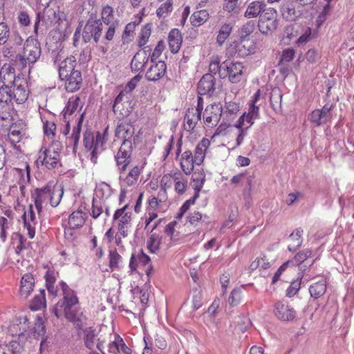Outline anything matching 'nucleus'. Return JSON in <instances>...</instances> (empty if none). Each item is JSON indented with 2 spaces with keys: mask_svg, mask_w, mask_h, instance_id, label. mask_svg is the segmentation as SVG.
Listing matches in <instances>:
<instances>
[{
  "mask_svg": "<svg viewBox=\"0 0 354 354\" xmlns=\"http://www.w3.org/2000/svg\"><path fill=\"white\" fill-rule=\"evenodd\" d=\"M59 286L63 298L57 303L53 309L55 316L59 318L63 313L76 327L82 328L86 324L87 317L80 307L76 292L62 281L59 282Z\"/></svg>",
  "mask_w": 354,
  "mask_h": 354,
  "instance_id": "1",
  "label": "nucleus"
},
{
  "mask_svg": "<svg viewBox=\"0 0 354 354\" xmlns=\"http://www.w3.org/2000/svg\"><path fill=\"white\" fill-rule=\"evenodd\" d=\"M41 45L37 39L29 37L24 44L23 52L17 55L11 60L14 67L23 71L28 67V72L32 65L39 59L41 56Z\"/></svg>",
  "mask_w": 354,
  "mask_h": 354,
  "instance_id": "2",
  "label": "nucleus"
},
{
  "mask_svg": "<svg viewBox=\"0 0 354 354\" xmlns=\"http://www.w3.org/2000/svg\"><path fill=\"white\" fill-rule=\"evenodd\" d=\"M63 194V189L56 186L53 182H49L41 188H37L32 194V198L38 213L41 212L44 204L50 203L52 207H57Z\"/></svg>",
  "mask_w": 354,
  "mask_h": 354,
  "instance_id": "3",
  "label": "nucleus"
},
{
  "mask_svg": "<svg viewBox=\"0 0 354 354\" xmlns=\"http://www.w3.org/2000/svg\"><path fill=\"white\" fill-rule=\"evenodd\" d=\"M62 145L59 141H54L48 148L42 147L38 153L37 163L39 162L48 169H55L60 161Z\"/></svg>",
  "mask_w": 354,
  "mask_h": 354,
  "instance_id": "4",
  "label": "nucleus"
},
{
  "mask_svg": "<svg viewBox=\"0 0 354 354\" xmlns=\"http://www.w3.org/2000/svg\"><path fill=\"white\" fill-rule=\"evenodd\" d=\"M106 132L107 128L104 130L103 134L97 132L96 135L94 136V134L89 131H86L84 133V145L86 149L91 151L90 160L93 164L97 162V153L102 151V146L106 140L105 138Z\"/></svg>",
  "mask_w": 354,
  "mask_h": 354,
  "instance_id": "5",
  "label": "nucleus"
},
{
  "mask_svg": "<svg viewBox=\"0 0 354 354\" xmlns=\"http://www.w3.org/2000/svg\"><path fill=\"white\" fill-rule=\"evenodd\" d=\"M103 24L96 16L91 15L87 20L82 32V39L85 43L91 41L93 39L97 44L101 38Z\"/></svg>",
  "mask_w": 354,
  "mask_h": 354,
  "instance_id": "6",
  "label": "nucleus"
},
{
  "mask_svg": "<svg viewBox=\"0 0 354 354\" xmlns=\"http://www.w3.org/2000/svg\"><path fill=\"white\" fill-rule=\"evenodd\" d=\"M102 21L107 26L104 39L111 41L113 39L116 31L120 28V21L115 19L113 15V8L110 6H105L102 10Z\"/></svg>",
  "mask_w": 354,
  "mask_h": 354,
  "instance_id": "7",
  "label": "nucleus"
},
{
  "mask_svg": "<svg viewBox=\"0 0 354 354\" xmlns=\"http://www.w3.org/2000/svg\"><path fill=\"white\" fill-rule=\"evenodd\" d=\"M42 17L49 21L51 24L57 25V30L64 35L66 34L70 26V22L66 15L60 10L55 11L53 9H48L45 11Z\"/></svg>",
  "mask_w": 354,
  "mask_h": 354,
  "instance_id": "8",
  "label": "nucleus"
},
{
  "mask_svg": "<svg viewBox=\"0 0 354 354\" xmlns=\"http://www.w3.org/2000/svg\"><path fill=\"white\" fill-rule=\"evenodd\" d=\"M223 70L221 72V78L228 77L232 83L240 82L243 66L240 62H231L225 61L223 62Z\"/></svg>",
  "mask_w": 354,
  "mask_h": 354,
  "instance_id": "9",
  "label": "nucleus"
},
{
  "mask_svg": "<svg viewBox=\"0 0 354 354\" xmlns=\"http://www.w3.org/2000/svg\"><path fill=\"white\" fill-rule=\"evenodd\" d=\"M332 104H326L322 109L313 111L308 115L309 120L317 127L328 123L332 119Z\"/></svg>",
  "mask_w": 354,
  "mask_h": 354,
  "instance_id": "10",
  "label": "nucleus"
},
{
  "mask_svg": "<svg viewBox=\"0 0 354 354\" xmlns=\"http://www.w3.org/2000/svg\"><path fill=\"white\" fill-rule=\"evenodd\" d=\"M221 117L222 105L219 103L207 106L203 113L204 122L209 127L216 126Z\"/></svg>",
  "mask_w": 354,
  "mask_h": 354,
  "instance_id": "11",
  "label": "nucleus"
},
{
  "mask_svg": "<svg viewBox=\"0 0 354 354\" xmlns=\"http://www.w3.org/2000/svg\"><path fill=\"white\" fill-rule=\"evenodd\" d=\"M201 100H202V98L199 97L198 107L189 108L186 112L184 118V129L187 131L194 130L198 122L201 120L202 110V108L199 107Z\"/></svg>",
  "mask_w": 354,
  "mask_h": 354,
  "instance_id": "12",
  "label": "nucleus"
},
{
  "mask_svg": "<svg viewBox=\"0 0 354 354\" xmlns=\"http://www.w3.org/2000/svg\"><path fill=\"white\" fill-rule=\"evenodd\" d=\"M12 87L13 102L18 104L24 103L29 95L28 84L26 80H17L15 84L12 86Z\"/></svg>",
  "mask_w": 354,
  "mask_h": 354,
  "instance_id": "13",
  "label": "nucleus"
},
{
  "mask_svg": "<svg viewBox=\"0 0 354 354\" xmlns=\"http://www.w3.org/2000/svg\"><path fill=\"white\" fill-rule=\"evenodd\" d=\"M126 146L125 142H123L120 148L119 149L117 154L115 156L118 170L120 174H123L128 165L131 162V152L129 150H126L124 147Z\"/></svg>",
  "mask_w": 354,
  "mask_h": 354,
  "instance_id": "14",
  "label": "nucleus"
},
{
  "mask_svg": "<svg viewBox=\"0 0 354 354\" xmlns=\"http://www.w3.org/2000/svg\"><path fill=\"white\" fill-rule=\"evenodd\" d=\"M274 314L279 319L288 322L295 317L296 312L290 306L281 301H277L274 304Z\"/></svg>",
  "mask_w": 354,
  "mask_h": 354,
  "instance_id": "15",
  "label": "nucleus"
},
{
  "mask_svg": "<svg viewBox=\"0 0 354 354\" xmlns=\"http://www.w3.org/2000/svg\"><path fill=\"white\" fill-rule=\"evenodd\" d=\"M215 90V77L212 74H205L198 84V92L201 95H212Z\"/></svg>",
  "mask_w": 354,
  "mask_h": 354,
  "instance_id": "16",
  "label": "nucleus"
},
{
  "mask_svg": "<svg viewBox=\"0 0 354 354\" xmlns=\"http://www.w3.org/2000/svg\"><path fill=\"white\" fill-rule=\"evenodd\" d=\"M150 51V48L145 47L142 50H139L136 53L131 62L132 71L138 72L144 68L145 65L149 60Z\"/></svg>",
  "mask_w": 354,
  "mask_h": 354,
  "instance_id": "17",
  "label": "nucleus"
},
{
  "mask_svg": "<svg viewBox=\"0 0 354 354\" xmlns=\"http://www.w3.org/2000/svg\"><path fill=\"white\" fill-rule=\"evenodd\" d=\"M15 75V68L9 65H3L0 71V85L6 84V86H13L15 84L17 80H22Z\"/></svg>",
  "mask_w": 354,
  "mask_h": 354,
  "instance_id": "18",
  "label": "nucleus"
},
{
  "mask_svg": "<svg viewBox=\"0 0 354 354\" xmlns=\"http://www.w3.org/2000/svg\"><path fill=\"white\" fill-rule=\"evenodd\" d=\"M61 80L65 81V88L68 92H75L79 90L82 84V74L80 71H73L68 75L66 77H62Z\"/></svg>",
  "mask_w": 354,
  "mask_h": 354,
  "instance_id": "19",
  "label": "nucleus"
},
{
  "mask_svg": "<svg viewBox=\"0 0 354 354\" xmlns=\"http://www.w3.org/2000/svg\"><path fill=\"white\" fill-rule=\"evenodd\" d=\"M280 12L282 17L286 21H293L301 15L300 11L295 9V3L291 0H287L282 3Z\"/></svg>",
  "mask_w": 354,
  "mask_h": 354,
  "instance_id": "20",
  "label": "nucleus"
},
{
  "mask_svg": "<svg viewBox=\"0 0 354 354\" xmlns=\"http://www.w3.org/2000/svg\"><path fill=\"white\" fill-rule=\"evenodd\" d=\"M167 66L164 62L159 61L151 65L146 73V78L149 81H157L166 73Z\"/></svg>",
  "mask_w": 354,
  "mask_h": 354,
  "instance_id": "21",
  "label": "nucleus"
},
{
  "mask_svg": "<svg viewBox=\"0 0 354 354\" xmlns=\"http://www.w3.org/2000/svg\"><path fill=\"white\" fill-rule=\"evenodd\" d=\"M142 170V167L134 166L129 171L127 174H125V172L123 174H120V180L124 185L132 186L137 183Z\"/></svg>",
  "mask_w": 354,
  "mask_h": 354,
  "instance_id": "22",
  "label": "nucleus"
},
{
  "mask_svg": "<svg viewBox=\"0 0 354 354\" xmlns=\"http://www.w3.org/2000/svg\"><path fill=\"white\" fill-rule=\"evenodd\" d=\"M266 6V3L262 1H253L248 4L244 12V17L247 19L259 17Z\"/></svg>",
  "mask_w": 354,
  "mask_h": 354,
  "instance_id": "23",
  "label": "nucleus"
},
{
  "mask_svg": "<svg viewBox=\"0 0 354 354\" xmlns=\"http://www.w3.org/2000/svg\"><path fill=\"white\" fill-rule=\"evenodd\" d=\"M239 104L236 102H225V110L222 109V117L223 121H225V124L230 126V122L236 118L239 111Z\"/></svg>",
  "mask_w": 354,
  "mask_h": 354,
  "instance_id": "24",
  "label": "nucleus"
},
{
  "mask_svg": "<svg viewBox=\"0 0 354 354\" xmlns=\"http://www.w3.org/2000/svg\"><path fill=\"white\" fill-rule=\"evenodd\" d=\"M76 59L75 57L70 56L63 60L59 66V75L60 79L66 77L68 75L71 74L75 69Z\"/></svg>",
  "mask_w": 354,
  "mask_h": 354,
  "instance_id": "25",
  "label": "nucleus"
},
{
  "mask_svg": "<svg viewBox=\"0 0 354 354\" xmlns=\"http://www.w3.org/2000/svg\"><path fill=\"white\" fill-rule=\"evenodd\" d=\"M35 279L30 273H26L21 278L19 293L21 297L27 298L33 290Z\"/></svg>",
  "mask_w": 354,
  "mask_h": 354,
  "instance_id": "26",
  "label": "nucleus"
},
{
  "mask_svg": "<svg viewBox=\"0 0 354 354\" xmlns=\"http://www.w3.org/2000/svg\"><path fill=\"white\" fill-rule=\"evenodd\" d=\"M86 218V215L82 210L78 209L73 212L68 218V225L71 229H78L82 227Z\"/></svg>",
  "mask_w": 354,
  "mask_h": 354,
  "instance_id": "27",
  "label": "nucleus"
},
{
  "mask_svg": "<svg viewBox=\"0 0 354 354\" xmlns=\"http://www.w3.org/2000/svg\"><path fill=\"white\" fill-rule=\"evenodd\" d=\"M82 121L83 114H82L80 117L77 124L73 127L72 134L71 137L68 138L67 142V145H71L73 146V152L74 153H75L77 151V147L80 138Z\"/></svg>",
  "mask_w": 354,
  "mask_h": 354,
  "instance_id": "28",
  "label": "nucleus"
},
{
  "mask_svg": "<svg viewBox=\"0 0 354 354\" xmlns=\"http://www.w3.org/2000/svg\"><path fill=\"white\" fill-rule=\"evenodd\" d=\"M169 46L173 53H176L180 50L182 44V36L178 29H172L168 37Z\"/></svg>",
  "mask_w": 354,
  "mask_h": 354,
  "instance_id": "29",
  "label": "nucleus"
},
{
  "mask_svg": "<svg viewBox=\"0 0 354 354\" xmlns=\"http://www.w3.org/2000/svg\"><path fill=\"white\" fill-rule=\"evenodd\" d=\"M195 160L190 151H185L181 156L180 166L185 174H189L194 167Z\"/></svg>",
  "mask_w": 354,
  "mask_h": 354,
  "instance_id": "30",
  "label": "nucleus"
},
{
  "mask_svg": "<svg viewBox=\"0 0 354 354\" xmlns=\"http://www.w3.org/2000/svg\"><path fill=\"white\" fill-rule=\"evenodd\" d=\"M326 280L322 279L311 284L308 288L310 297L314 299H319L322 297L326 291Z\"/></svg>",
  "mask_w": 354,
  "mask_h": 354,
  "instance_id": "31",
  "label": "nucleus"
},
{
  "mask_svg": "<svg viewBox=\"0 0 354 354\" xmlns=\"http://www.w3.org/2000/svg\"><path fill=\"white\" fill-rule=\"evenodd\" d=\"M57 277L58 272L53 270H47L45 274L46 288L48 292L53 296H56L57 294V286H55Z\"/></svg>",
  "mask_w": 354,
  "mask_h": 354,
  "instance_id": "32",
  "label": "nucleus"
},
{
  "mask_svg": "<svg viewBox=\"0 0 354 354\" xmlns=\"http://www.w3.org/2000/svg\"><path fill=\"white\" fill-rule=\"evenodd\" d=\"M192 180L193 182V187L195 191V194L194 196V201L199 196V192L203 187V185L205 182V174L204 172H195L193 174Z\"/></svg>",
  "mask_w": 354,
  "mask_h": 354,
  "instance_id": "33",
  "label": "nucleus"
},
{
  "mask_svg": "<svg viewBox=\"0 0 354 354\" xmlns=\"http://www.w3.org/2000/svg\"><path fill=\"white\" fill-rule=\"evenodd\" d=\"M98 338H97V333L94 328L92 327L86 328L84 330V342L85 346L89 350L93 351L96 342Z\"/></svg>",
  "mask_w": 354,
  "mask_h": 354,
  "instance_id": "34",
  "label": "nucleus"
},
{
  "mask_svg": "<svg viewBox=\"0 0 354 354\" xmlns=\"http://www.w3.org/2000/svg\"><path fill=\"white\" fill-rule=\"evenodd\" d=\"M209 17V14L206 10H200L194 12L191 17V24L195 26L198 27L205 23Z\"/></svg>",
  "mask_w": 354,
  "mask_h": 354,
  "instance_id": "35",
  "label": "nucleus"
},
{
  "mask_svg": "<svg viewBox=\"0 0 354 354\" xmlns=\"http://www.w3.org/2000/svg\"><path fill=\"white\" fill-rule=\"evenodd\" d=\"M302 234L303 230L301 228H297L290 235V239L291 243L289 244L288 248L290 251H296L302 244Z\"/></svg>",
  "mask_w": 354,
  "mask_h": 354,
  "instance_id": "36",
  "label": "nucleus"
},
{
  "mask_svg": "<svg viewBox=\"0 0 354 354\" xmlns=\"http://www.w3.org/2000/svg\"><path fill=\"white\" fill-rule=\"evenodd\" d=\"M271 263L265 255L257 257L250 265L249 270L252 272L257 269L259 270H266L270 268Z\"/></svg>",
  "mask_w": 354,
  "mask_h": 354,
  "instance_id": "37",
  "label": "nucleus"
},
{
  "mask_svg": "<svg viewBox=\"0 0 354 354\" xmlns=\"http://www.w3.org/2000/svg\"><path fill=\"white\" fill-rule=\"evenodd\" d=\"M127 205H124L122 208L117 209L113 214V220H119L118 225H124L128 227L131 221V213L124 212L127 208Z\"/></svg>",
  "mask_w": 354,
  "mask_h": 354,
  "instance_id": "38",
  "label": "nucleus"
},
{
  "mask_svg": "<svg viewBox=\"0 0 354 354\" xmlns=\"http://www.w3.org/2000/svg\"><path fill=\"white\" fill-rule=\"evenodd\" d=\"M133 133V129L132 126L129 124H121L117 127L115 130V136L120 138H123L126 145L127 144V140L129 139Z\"/></svg>",
  "mask_w": 354,
  "mask_h": 354,
  "instance_id": "39",
  "label": "nucleus"
},
{
  "mask_svg": "<svg viewBox=\"0 0 354 354\" xmlns=\"http://www.w3.org/2000/svg\"><path fill=\"white\" fill-rule=\"evenodd\" d=\"M46 306V298L44 290H40L39 294L36 295L31 301L30 308L32 310L36 311Z\"/></svg>",
  "mask_w": 354,
  "mask_h": 354,
  "instance_id": "40",
  "label": "nucleus"
},
{
  "mask_svg": "<svg viewBox=\"0 0 354 354\" xmlns=\"http://www.w3.org/2000/svg\"><path fill=\"white\" fill-rule=\"evenodd\" d=\"M12 86L0 85V103L8 104L13 102Z\"/></svg>",
  "mask_w": 354,
  "mask_h": 354,
  "instance_id": "41",
  "label": "nucleus"
},
{
  "mask_svg": "<svg viewBox=\"0 0 354 354\" xmlns=\"http://www.w3.org/2000/svg\"><path fill=\"white\" fill-rule=\"evenodd\" d=\"M232 30V26L230 24H224L218 30L216 38V42L219 46L223 44L226 39L230 36Z\"/></svg>",
  "mask_w": 354,
  "mask_h": 354,
  "instance_id": "42",
  "label": "nucleus"
},
{
  "mask_svg": "<svg viewBox=\"0 0 354 354\" xmlns=\"http://www.w3.org/2000/svg\"><path fill=\"white\" fill-rule=\"evenodd\" d=\"M243 288L244 286H242L232 290L228 298V303L231 306H236L241 303L243 298Z\"/></svg>",
  "mask_w": 354,
  "mask_h": 354,
  "instance_id": "43",
  "label": "nucleus"
},
{
  "mask_svg": "<svg viewBox=\"0 0 354 354\" xmlns=\"http://www.w3.org/2000/svg\"><path fill=\"white\" fill-rule=\"evenodd\" d=\"M312 254L313 252L310 249H306L300 251L294 257V259L291 260L292 261L291 264L294 266L307 261L313 260Z\"/></svg>",
  "mask_w": 354,
  "mask_h": 354,
  "instance_id": "44",
  "label": "nucleus"
},
{
  "mask_svg": "<svg viewBox=\"0 0 354 354\" xmlns=\"http://www.w3.org/2000/svg\"><path fill=\"white\" fill-rule=\"evenodd\" d=\"M234 127L238 130V135L236 139V147H239L243 144L250 128L243 126V123L241 122H236Z\"/></svg>",
  "mask_w": 354,
  "mask_h": 354,
  "instance_id": "45",
  "label": "nucleus"
},
{
  "mask_svg": "<svg viewBox=\"0 0 354 354\" xmlns=\"http://www.w3.org/2000/svg\"><path fill=\"white\" fill-rule=\"evenodd\" d=\"M259 31L263 35H268L277 28V21H262L258 22Z\"/></svg>",
  "mask_w": 354,
  "mask_h": 354,
  "instance_id": "46",
  "label": "nucleus"
},
{
  "mask_svg": "<svg viewBox=\"0 0 354 354\" xmlns=\"http://www.w3.org/2000/svg\"><path fill=\"white\" fill-rule=\"evenodd\" d=\"M24 135V133L22 130L19 129L17 126L12 125L10 127L8 136L12 143L16 144L21 141Z\"/></svg>",
  "mask_w": 354,
  "mask_h": 354,
  "instance_id": "47",
  "label": "nucleus"
},
{
  "mask_svg": "<svg viewBox=\"0 0 354 354\" xmlns=\"http://www.w3.org/2000/svg\"><path fill=\"white\" fill-rule=\"evenodd\" d=\"M161 238L156 233L151 234L147 241V248L151 253H155L160 248Z\"/></svg>",
  "mask_w": 354,
  "mask_h": 354,
  "instance_id": "48",
  "label": "nucleus"
},
{
  "mask_svg": "<svg viewBox=\"0 0 354 354\" xmlns=\"http://www.w3.org/2000/svg\"><path fill=\"white\" fill-rule=\"evenodd\" d=\"M173 10V1L167 0L165 3H162L160 6L157 9L156 14L159 18H165Z\"/></svg>",
  "mask_w": 354,
  "mask_h": 354,
  "instance_id": "49",
  "label": "nucleus"
},
{
  "mask_svg": "<svg viewBox=\"0 0 354 354\" xmlns=\"http://www.w3.org/2000/svg\"><path fill=\"white\" fill-rule=\"evenodd\" d=\"M151 32V25L149 24H146L141 30L138 45L139 47H142L147 42Z\"/></svg>",
  "mask_w": 354,
  "mask_h": 354,
  "instance_id": "50",
  "label": "nucleus"
},
{
  "mask_svg": "<svg viewBox=\"0 0 354 354\" xmlns=\"http://www.w3.org/2000/svg\"><path fill=\"white\" fill-rule=\"evenodd\" d=\"M80 97L73 96L69 98L68 104L65 108L64 118L66 115H72L80 106Z\"/></svg>",
  "mask_w": 354,
  "mask_h": 354,
  "instance_id": "51",
  "label": "nucleus"
},
{
  "mask_svg": "<svg viewBox=\"0 0 354 354\" xmlns=\"http://www.w3.org/2000/svg\"><path fill=\"white\" fill-rule=\"evenodd\" d=\"M12 122V117L9 107L0 109V124L2 127H8Z\"/></svg>",
  "mask_w": 354,
  "mask_h": 354,
  "instance_id": "52",
  "label": "nucleus"
},
{
  "mask_svg": "<svg viewBox=\"0 0 354 354\" xmlns=\"http://www.w3.org/2000/svg\"><path fill=\"white\" fill-rule=\"evenodd\" d=\"M277 12L272 8H266L259 16V21H277Z\"/></svg>",
  "mask_w": 354,
  "mask_h": 354,
  "instance_id": "53",
  "label": "nucleus"
},
{
  "mask_svg": "<svg viewBox=\"0 0 354 354\" xmlns=\"http://www.w3.org/2000/svg\"><path fill=\"white\" fill-rule=\"evenodd\" d=\"M270 101L271 106L274 110L281 106L282 95L279 89L275 88L272 91Z\"/></svg>",
  "mask_w": 354,
  "mask_h": 354,
  "instance_id": "54",
  "label": "nucleus"
},
{
  "mask_svg": "<svg viewBox=\"0 0 354 354\" xmlns=\"http://www.w3.org/2000/svg\"><path fill=\"white\" fill-rule=\"evenodd\" d=\"M109 258L110 268L112 270L119 268L120 263L122 261V257L118 253L116 250L109 251Z\"/></svg>",
  "mask_w": 354,
  "mask_h": 354,
  "instance_id": "55",
  "label": "nucleus"
},
{
  "mask_svg": "<svg viewBox=\"0 0 354 354\" xmlns=\"http://www.w3.org/2000/svg\"><path fill=\"white\" fill-rule=\"evenodd\" d=\"M302 276H300L297 280L292 281L286 290V296L292 297L295 296L301 288V280Z\"/></svg>",
  "mask_w": 354,
  "mask_h": 354,
  "instance_id": "56",
  "label": "nucleus"
},
{
  "mask_svg": "<svg viewBox=\"0 0 354 354\" xmlns=\"http://www.w3.org/2000/svg\"><path fill=\"white\" fill-rule=\"evenodd\" d=\"M44 132L48 138H53L55 135L56 124L53 120H46L44 122Z\"/></svg>",
  "mask_w": 354,
  "mask_h": 354,
  "instance_id": "57",
  "label": "nucleus"
},
{
  "mask_svg": "<svg viewBox=\"0 0 354 354\" xmlns=\"http://www.w3.org/2000/svg\"><path fill=\"white\" fill-rule=\"evenodd\" d=\"M177 180L170 174L164 175L160 180V191L163 193L166 192V189L170 188L173 184L174 180Z\"/></svg>",
  "mask_w": 354,
  "mask_h": 354,
  "instance_id": "58",
  "label": "nucleus"
},
{
  "mask_svg": "<svg viewBox=\"0 0 354 354\" xmlns=\"http://www.w3.org/2000/svg\"><path fill=\"white\" fill-rule=\"evenodd\" d=\"M10 36V28L7 24L0 22V45L5 44Z\"/></svg>",
  "mask_w": 354,
  "mask_h": 354,
  "instance_id": "59",
  "label": "nucleus"
},
{
  "mask_svg": "<svg viewBox=\"0 0 354 354\" xmlns=\"http://www.w3.org/2000/svg\"><path fill=\"white\" fill-rule=\"evenodd\" d=\"M103 211V206L100 201L93 198L92 201V211L91 213V216L94 219H96L102 214Z\"/></svg>",
  "mask_w": 354,
  "mask_h": 354,
  "instance_id": "60",
  "label": "nucleus"
},
{
  "mask_svg": "<svg viewBox=\"0 0 354 354\" xmlns=\"http://www.w3.org/2000/svg\"><path fill=\"white\" fill-rule=\"evenodd\" d=\"M10 223L8 219L3 216H0V239L5 242L7 238V230L9 228Z\"/></svg>",
  "mask_w": 354,
  "mask_h": 354,
  "instance_id": "61",
  "label": "nucleus"
},
{
  "mask_svg": "<svg viewBox=\"0 0 354 354\" xmlns=\"http://www.w3.org/2000/svg\"><path fill=\"white\" fill-rule=\"evenodd\" d=\"M238 0H223V9L229 13H236Z\"/></svg>",
  "mask_w": 354,
  "mask_h": 354,
  "instance_id": "62",
  "label": "nucleus"
},
{
  "mask_svg": "<svg viewBox=\"0 0 354 354\" xmlns=\"http://www.w3.org/2000/svg\"><path fill=\"white\" fill-rule=\"evenodd\" d=\"M24 227L27 230L28 236L30 239H32L35 234V225L36 223H31L28 219H27V215L26 213L23 214Z\"/></svg>",
  "mask_w": 354,
  "mask_h": 354,
  "instance_id": "63",
  "label": "nucleus"
},
{
  "mask_svg": "<svg viewBox=\"0 0 354 354\" xmlns=\"http://www.w3.org/2000/svg\"><path fill=\"white\" fill-rule=\"evenodd\" d=\"M306 57L308 62L313 64L317 62L321 58V55L318 50L311 48L306 53Z\"/></svg>",
  "mask_w": 354,
  "mask_h": 354,
  "instance_id": "64",
  "label": "nucleus"
}]
</instances>
